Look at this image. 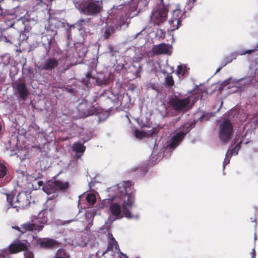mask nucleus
<instances>
[{
  "label": "nucleus",
  "instance_id": "18",
  "mask_svg": "<svg viewBox=\"0 0 258 258\" xmlns=\"http://www.w3.org/2000/svg\"><path fill=\"white\" fill-rule=\"evenodd\" d=\"M72 150L76 153L77 158H80L85 152L86 147L80 142L74 143L72 146Z\"/></svg>",
  "mask_w": 258,
  "mask_h": 258
},
{
  "label": "nucleus",
  "instance_id": "10",
  "mask_svg": "<svg viewBox=\"0 0 258 258\" xmlns=\"http://www.w3.org/2000/svg\"><path fill=\"white\" fill-rule=\"evenodd\" d=\"M58 60L52 57L45 59L37 67L40 70L52 71L54 68L58 67Z\"/></svg>",
  "mask_w": 258,
  "mask_h": 258
},
{
  "label": "nucleus",
  "instance_id": "11",
  "mask_svg": "<svg viewBox=\"0 0 258 258\" xmlns=\"http://www.w3.org/2000/svg\"><path fill=\"white\" fill-rule=\"evenodd\" d=\"M37 245L45 249H53L58 246L59 242L52 238H39L37 240Z\"/></svg>",
  "mask_w": 258,
  "mask_h": 258
},
{
  "label": "nucleus",
  "instance_id": "39",
  "mask_svg": "<svg viewBox=\"0 0 258 258\" xmlns=\"http://www.w3.org/2000/svg\"><path fill=\"white\" fill-rule=\"evenodd\" d=\"M251 258H255L256 253L254 248L252 249V252H251Z\"/></svg>",
  "mask_w": 258,
  "mask_h": 258
},
{
  "label": "nucleus",
  "instance_id": "28",
  "mask_svg": "<svg viewBox=\"0 0 258 258\" xmlns=\"http://www.w3.org/2000/svg\"><path fill=\"white\" fill-rule=\"evenodd\" d=\"M236 56L235 55H232L230 56H227L224 57L225 62L223 65V67L226 66L227 64L232 62V61L236 58Z\"/></svg>",
  "mask_w": 258,
  "mask_h": 258
},
{
  "label": "nucleus",
  "instance_id": "1",
  "mask_svg": "<svg viewBox=\"0 0 258 258\" xmlns=\"http://www.w3.org/2000/svg\"><path fill=\"white\" fill-rule=\"evenodd\" d=\"M132 182L129 181H123L117 185V196L123 200L122 207L119 204L111 202L109 210L112 216L116 219L125 216L131 219L133 217L130 210L132 209L135 200V194L133 191Z\"/></svg>",
  "mask_w": 258,
  "mask_h": 258
},
{
  "label": "nucleus",
  "instance_id": "22",
  "mask_svg": "<svg viewBox=\"0 0 258 258\" xmlns=\"http://www.w3.org/2000/svg\"><path fill=\"white\" fill-rule=\"evenodd\" d=\"M7 200L8 202L10 204V206L14 208V205L16 204V201H14V200L16 199L14 195L12 194H6Z\"/></svg>",
  "mask_w": 258,
  "mask_h": 258
},
{
  "label": "nucleus",
  "instance_id": "40",
  "mask_svg": "<svg viewBox=\"0 0 258 258\" xmlns=\"http://www.w3.org/2000/svg\"><path fill=\"white\" fill-rule=\"evenodd\" d=\"M241 142H240L238 143L236 145V147H235V148H236V149H237V150H238V151H239V149H240V148H241Z\"/></svg>",
  "mask_w": 258,
  "mask_h": 258
},
{
  "label": "nucleus",
  "instance_id": "20",
  "mask_svg": "<svg viewBox=\"0 0 258 258\" xmlns=\"http://www.w3.org/2000/svg\"><path fill=\"white\" fill-rule=\"evenodd\" d=\"M91 73V72H88L86 75L85 78L83 80V81L86 82V86L88 87H90L92 85V84L94 83V81L96 82V84L98 85H102L103 84L102 81L96 79L94 77L92 76Z\"/></svg>",
  "mask_w": 258,
  "mask_h": 258
},
{
  "label": "nucleus",
  "instance_id": "16",
  "mask_svg": "<svg viewBox=\"0 0 258 258\" xmlns=\"http://www.w3.org/2000/svg\"><path fill=\"white\" fill-rule=\"evenodd\" d=\"M16 89L20 98L25 100L29 94V92L24 82H19L16 86Z\"/></svg>",
  "mask_w": 258,
  "mask_h": 258
},
{
  "label": "nucleus",
  "instance_id": "44",
  "mask_svg": "<svg viewBox=\"0 0 258 258\" xmlns=\"http://www.w3.org/2000/svg\"><path fill=\"white\" fill-rule=\"evenodd\" d=\"M66 90L68 92H69L71 93H72L73 92V89L72 88H71V89L66 88Z\"/></svg>",
  "mask_w": 258,
  "mask_h": 258
},
{
  "label": "nucleus",
  "instance_id": "27",
  "mask_svg": "<svg viewBox=\"0 0 258 258\" xmlns=\"http://www.w3.org/2000/svg\"><path fill=\"white\" fill-rule=\"evenodd\" d=\"M212 113L204 112L203 114L199 118L198 120L201 121L203 120H208L210 117L212 116Z\"/></svg>",
  "mask_w": 258,
  "mask_h": 258
},
{
  "label": "nucleus",
  "instance_id": "42",
  "mask_svg": "<svg viewBox=\"0 0 258 258\" xmlns=\"http://www.w3.org/2000/svg\"><path fill=\"white\" fill-rule=\"evenodd\" d=\"M144 133H141V132H138L136 133V136L137 137H139V135L141 136L142 134H143Z\"/></svg>",
  "mask_w": 258,
  "mask_h": 258
},
{
  "label": "nucleus",
  "instance_id": "32",
  "mask_svg": "<svg viewBox=\"0 0 258 258\" xmlns=\"http://www.w3.org/2000/svg\"><path fill=\"white\" fill-rule=\"evenodd\" d=\"M142 69H143V67L141 65H140L138 67V68L137 69L136 72V77H137V78H140V76H141L140 74H141V73L142 71Z\"/></svg>",
  "mask_w": 258,
  "mask_h": 258
},
{
  "label": "nucleus",
  "instance_id": "50",
  "mask_svg": "<svg viewBox=\"0 0 258 258\" xmlns=\"http://www.w3.org/2000/svg\"><path fill=\"white\" fill-rule=\"evenodd\" d=\"M13 25H14V23H13V24L11 25V27H12Z\"/></svg>",
  "mask_w": 258,
  "mask_h": 258
},
{
  "label": "nucleus",
  "instance_id": "29",
  "mask_svg": "<svg viewBox=\"0 0 258 258\" xmlns=\"http://www.w3.org/2000/svg\"><path fill=\"white\" fill-rule=\"evenodd\" d=\"M91 19L90 18H88L86 19H84L83 18H81L76 23V25L79 27H82L83 24H87L89 23L90 22Z\"/></svg>",
  "mask_w": 258,
  "mask_h": 258
},
{
  "label": "nucleus",
  "instance_id": "13",
  "mask_svg": "<svg viewBox=\"0 0 258 258\" xmlns=\"http://www.w3.org/2000/svg\"><path fill=\"white\" fill-rule=\"evenodd\" d=\"M119 250H120L119 249L117 242L115 239L112 234L109 233L107 248V249L103 252V254H104L105 253L109 251H111L114 253H118Z\"/></svg>",
  "mask_w": 258,
  "mask_h": 258
},
{
  "label": "nucleus",
  "instance_id": "2",
  "mask_svg": "<svg viewBox=\"0 0 258 258\" xmlns=\"http://www.w3.org/2000/svg\"><path fill=\"white\" fill-rule=\"evenodd\" d=\"M75 6L80 13L89 16H96L102 10V3L96 0H78Z\"/></svg>",
  "mask_w": 258,
  "mask_h": 258
},
{
  "label": "nucleus",
  "instance_id": "41",
  "mask_svg": "<svg viewBox=\"0 0 258 258\" xmlns=\"http://www.w3.org/2000/svg\"><path fill=\"white\" fill-rule=\"evenodd\" d=\"M85 258H96V256L93 254H90L88 257Z\"/></svg>",
  "mask_w": 258,
  "mask_h": 258
},
{
  "label": "nucleus",
  "instance_id": "43",
  "mask_svg": "<svg viewBox=\"0 0 258 258\" xmlns=\"http://www.w3.org/2000/svg\"><path fill=\"white\" fill-rule=\"evenodd\" d=\"M43 184V182L42 181H39L38 182V185H39V186H42Z\"/></svg>",
  "mask_w": 258,
  "mask_h": 258
},
{
  "label": "nucleus",
  "instance_id": "23",
  "mask_svg": "<svg viewBox=\"0 0 258 258\" xmlns=\"http://www.w3.org/2000/svg\"><path fill=\"white\" fill-rule=\"evenodd\" d=\"M55 258H70L69 255L63 249H59L56 253Z\"/></svg>",
  "mask_w": 258,
  "mask_h": 258
},
{
  "label": "nucleus",
  "instance_id": "3",
  "mask_svg": "<svg viewBox=\"0 0 258 258\" xmlns=\"http://www.w3.org/2000/svg\"><path fill=\"white\" fill-rule=\"evenodd\" d=\"M119 9L117 11L113 12L115 16V24L114 26H110L105 28L103 32V37L104 39H109L115 32L117 29H120V28L126 23V13L123 10L122 6H119Z\"/></svg>",
  "mask_w": 258,
  "mask_h": 258
},
{
  "label": "nucleus",
  "instance_id": "49",
  "mask_svg": "<svg viewBox=\"0 0 258 258\" xmlns=\"http://www.w3.org/2000/svg\"><path fill=\"white\" fill-rule=\"evenodd\" d=\"M191 1H192V2L193 3H195V2L196 1V0H191Z\"/></svg>",
  "mask_w": 258,
  "mask_h": 258
},
{
  "label": "nucleus",
  "instance_id": "17",
  "mask_svg": "<svg viewBox=\"0 0 258 258\" xmlns=\"http://www.w3.org/2000/svg\"><path fill=\"white\" fill-rule=\"evenodd\" d=\"M83 104L85 106L86 108L84 111V114L85 116L96 114L98 113V110L92 103H89L88 101L85 100Z\"/></svg>",
  "mask_w": 258,
  "mask_h": 258
},
{
  "label": "nucleus",
  "instance_id": "45",
  "mask_svg": "<svg viewBox=\"0 0 258 258\" xmlns=\"http://www.w3.org/2000/svg\"><path fill=\"white\" fill-rule=\"evenodd\" d=\"M70 36H71V34H70V32H69V34H68V36H67V39H68V40H69V39H70Z\"/></svg>",
  "mask_w": 258,
  "mask_h": 258
},
{
  "label": "nucleus",
  "instance_id": "4",
  "mask_svg": "<svg viewBox=\"0 0 258 258\" xmlns=\"http://www.w3.org/2000/svg\"><path fill=\"white\" fill-rule=\"evenodd\" d=\"M47 222L46 212H41L37 218L32 219L31 222H28L21 225L22 233L34 230L39 232L43 229L44 225L46 224Z\"/></svg>",
  "mask_w": 258,
  "mask_h": 258
},
{
  "label": "nucleus",
  "instance_id": "52",
  "mask_svg": "<svg viewBox=\"0 0 258 258\" xmlns=\"http://www.w3.org/2000/svg\"><path fill=\"white\" fill-rule=\"evenodd\" d=\"M133 67L136 68V66L135 65H133Z\"/></svg>",
  "mask_w": 258,
  "mask_h": 258
},
{
  "label": "nucleus",
  "instance_id": "38",
  "mask_svg": "<svg viewBox=\"0 0 258 258\" xmlns=\"http://www.w3.org/2000/svg\"><path fill=\"white\" fill-rule=\"evenodd\" d=\"M13 228L22 233L21 226L20 227H19L18 226H13Z\"/></svg>",
  "mask_w": 258,
  "mask_h": 258
},
{
  "label": "nucleus",
  "instance_id": "14",
  "mask_svg": "<svg viewBox=\"0 0 258 258\" xmlns=\"http://www.w3.org/2000/svg\"><path fill=\"white\" fill-rule=\"evenodd\" d=\"M27 249V245L25 243L21 242L20 240L17 241L15 243L11 244L9 247V252L12 254L26 250Z\"/></svg>",
  "mask_w": 258,
  "mask_h": 258
},
{
  "label": "nucleus",
  "instance_id": "30",
  "mask_svg": "<svg viewBox=\"0 0 258 258\" xmlns=\"http://www.w3.org/2000/svg\"><path fill=\"white\" fill-rule=\"evenodd\" d=\"M52 187L53 186L51 183V184L44 186L43 187V189L47 194H50L52 192V189H51Z\"/></svg>",
  "mask_w": 258,
  "mask_h": 258
},
{
  "label": "nucleus",
  "instance_id": "19",
  "mask_svg": "<svg viewBox=\"0 0 258 258\" xmlns=\"http://www.w3.org/2000/svg\"><path fill=\"white\" fill-rule=\"evenodd\" d=\"M52 185L56 189H58L62 191H65L70 186L69 182H63L59 180H55L52 182Z\"/></svg>",
  "mask_w": 258,
  "mask_h": 258
},
{
  "label": "nucleus",
  "instance_id": "5",
  "mask_svg": "<svg viewBox=\"0 0 258 258\" xmlns=\"http://www.w3.org/2000/svg\"><path fill=\"white\" fill-rule=\"evenodd\" d=\"M233 133V125L228 119H224L219 124L218 137L220 140L225 143L228 142L232 138Z\"/></svg>",
  "mask_w": 258,
  "mask_h": 258
},
{
  "label": "nucleus",
  "instance_id": "47",
  "mask_svg": "<svg viewBox=\"0 0 258 258\" xmlns=\"http://www.w3.org/2000/svg\"><path fill=\"white\" fill-rule=\"evenodd\" d=\"M112 48L111 47H109V50H110V52H112Z\"/></svg>",
  "mask_w": 258,
  "mask_h": 258
},
{
  "label": "nucleus",
  "instance_id": "36",
  "mask_svg": "<svg viewBox=\"0 0 258 258\" xmlns=\"http://www.w3.org/2000/svg\"><path fill=\"white\" fill-rule=\"evenodd\" d=\"M238 153V151L237 150V149H236V148H234L230 151V154L231 155H237Z\"/></svg>",
  "mask_w": 258,
  "mask_h": 258
},
{
  "label": "nucleus",
  "instance_id": "46",
  "mask_svg": "<svg viewBox=\"0 0 258 258\" xmlns=\"http://www.w3.org/2000/svg\"><path fill=\"white\" fill-rule=\"evenodd\" d=\"M154 133V131H152L151 133L149 134V135L150 136H152V135Z\"/></svg>",
  "mask_w": 258,
  "mask_h": 258
},
{
  "label": "nucleus",
  "instance_id": "48",
  "mask_svg": "<svg viewBox=\"0 0 258 258\" xmlns=\"http://www.w3.org/2000/svg\"><path fill=\"white\" fill-rule=\"evenodd\" d=\"M139 168H137L136 170H134V171H136V170H139ZM140 170H141V168H140Z\"/></svg>",
  "mask_w": 258,
  "mask_h": 258
},
{
  "label": "nucleus",
  "instance_id": "12",
  "mask_svg": "<svg viewBox=\"0 0 258 258\" xmlns=\"http://www.w3.org/2000/svg\"><path fill=\"white\" fill-rule=\"evenodd\" d=\"M186 133L180 131L171 137L170 141L168 143L167 147L170 149L175 148L184 138Z\"/></svg>",
  "mask_w": 258,
  "mask_h": 258
},
{
  "label": "nucleus",
  "instance_id": "37",
  "mask_svg": "<svg viewBox=\"0 0 258 258\" xmlns=\"http://www.w3.org/2000/svg\"><path fill=\"white\" fill-rule=\"evenodd\" d=\"M119 258H129L128 256L122 252L120 250L118 252Z\"/></svg>",
  "mask_w": 258,
  "mask_h": 258
},
{
  "label": "nucleus",
  "instance_id": "24",
  "mask_svg": "<svg viewBox=\"0 0 258 258\" xmlns=\"http://www.w3.org/2000/svg\"><path fill=\"white\" fill-rule=\"evenodd\" d=\"M86 200L90 205H93L96 202L95 196L93 194H89L86 196Z\"/></svg>",
  "mask_w": 258,
  "mask_h": 258
},
{
  "label": "nucleus",
  "instance_id": "25",
  "mask_svg": "<svg viewBox=\"0 0 258 258\" xmlns=\"http://www.w3.org/2000/svg\"><path fill=\"white\" fill-rule=\"evenodd\" d=\"M8 169L5 165L0 163V178H3L7 173Z\"/></svg>",
  "mask_w": 258,
  "mask_h": 258
},
{
  "label": "nucleus",
  "instance_id": "33",
  "mask_svg": "<svg viewBox=\"0 0 258 258\" xmlns=\"http://www.w3.org/2000/svg\"><path fill=\"white\" fill-rule=\"evenodd\" d=\"M229 83V80H226L223 82L222 84L221 85V86L220 87L219 90L221 91L222 90H223L224 89V88Z\"/></svg>",
  "mask_w": 258,
  "mask_h": 258
},
{
  "label": "nucleus",
  "instance_id": "7",
  "mask_svg": "<svg viewBox=\"0 0 258 258\" xmlns=\"http://www.w3.org/2000/svg\"><path fill=\"white\" fill-rule=\"evenodd\" d=\"M185 17V12L176 8L172 10V17L169 20L172 30L177 29L181 25V21Z\"/></svg>",
  "mask_w": 258,
  "mask_h": 258
},
{
  "label": "nucleus",
  "instance_id": "6",
  "mask_svg": "<svg viewBox=\"0 0 258 258\" xmlns=\"http://www.w3.org/2000/svg\"><path fill=\"white\" fill-rule=\"evenodd\" d=\"M190 99L189 97L180 99L176 96H173L169 99L168 104L177 112H186L189 109Z\"/></svg>",
  "mask_w": 258,
  "mask_h": 258
},
{
  "label": "nucleus",
  "instance_id": "8",
  "mask_svg": "<svg viewBox=\"0 0 258 258\" xmlns=\"http://www.w3.org/2000/svg\"><path fill=\"white\" fill-rule=\"evenodd\" d=\"M31 196L26 192H20L16 198V204L14 208L25 209L30 205Z\"/></svg>",
  "mask_w": 258,
  "mask_h": 258
},
{
  "label": "nucleus",
  "instance_id": "35",
  "mask_svg": "<svg viewBox=\"0 0 258 258\" xmlns=\"http://www.w3.org/2000/svg\"><path fill=\"white\" fill-rule=\"evenodd\" d=\"M143 59V56L142 55L137 56L134 58L133 62L136 63H139L141 62Z\"/></svg>",
  "mask_w": 258,
  "mask_h": 258
},
{
  "label": "nucleus",
  "instance_id": "34",
  "mask_svg": "<svg viewBox=\"0 0 258 258\" xmlns=\"http://www.w3.org/2000/svg\"><path fill=\"white\" fill-rule=\"evenodd\" d=\"M257 50H258V44H257L254 47V48L253 49L248 50L246 51H245V52L242 53L241 54H245L246 53L249 54V53H251L252 52H253L257 51Z\"/></svg>",
  "mask_w": 258,
  "mask_h": 258
},
{
  "label": "nucleus",
  "instance_id": "15",
  "mask_svg": "<svg viewBox=\"0 0 258 258\" xmlns=\"http://www.w3.org/2000/svg\"><path fill=\"white\" fill-rule=\"evenodd\" d=\"M171 47V46L170 45L162 43L158 45H154L152 50L154 53L157 54H168Z\"/></svg>",
  "mask_w": 258,
  "mask_h": 258
},
{
  "label": "nucleus",
  "instance_id": "9",
  "mask_svg": "<svg viewBox=\"0 0 258 258\" xmlns=\"http://www.w3.org/2000/svg\"><path fill=\"white\" fill-rule=\"evenodd\" d=\"M168 10L163 6L161 8L157 9L153 12L151 19L155 24L159 25L166 19Z\"/></svg>",
  "mask_w": 258,
  "mask_h": 258
},
{
  "label": "nucleus",
  "instance_id": "26",
  "mask_svg": "<svg viewBox=\"0 0 258 258\" xmlns=\"http://www.w3.org/2000/svg\"><path fill=\"white\" fill-rule=\"evenodd\" d=\"M186 70L185 66H183L182 65H179L178 66L176 72L178 75L184 76L186 74Z\"/></svg>",
  "mask_w": 258,
  "mask_h": 258
},
{
  "label": "nucleus",
  "instance_id": "21",
  "mask_svg": "<svg viewBox=\"0 0 258 258\" xmlns=\"http://www.w3.org/2000/svg\"><path fill=\"white\" fill-rule=\"evenodd\" d=\"M164 85L168 88H171L174 85L173 78L170 74H168L165 78Z\"/></svg>",
  "mask_w": 258,
  "mask_h": 258
},
{
  "label": "nucleus",
  "instance_id": "31",
  "mask_svg": "<svg viewBox=\"0 0 258 258\" xmlns=\"http://www.w3.org/2000/svg\"><path fill=\"white\" fill-rule=\"evenodd\" d=\"M24 256L25 258H34V254L32 252L28 250H24Z\"/></svg>",
  "mask_w": 258,
  "mask_h": 258
},
{
  "label": "nucleus",
  "instance_id": "51",
  "mask_svg": "<svg viewBox=\"0 0 258 258\" xmlns=\"http://www.w3.org/2000/svg\"><path fill=\"white\" fill-rule=\"evenodd\" d=\"M228 152H229V150L227 152L226 155H227V154L228 153Z\"/></svg>",
  "mask_w": 258,
  "mask_h": 258
}]
</instances>
